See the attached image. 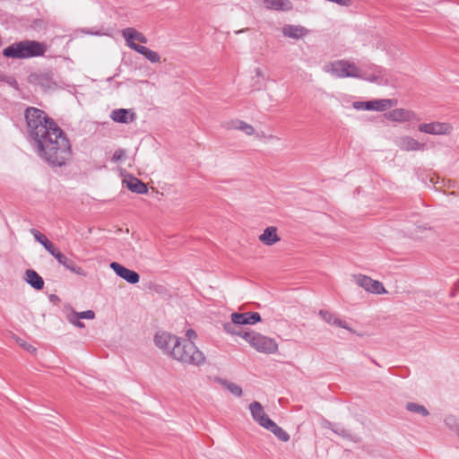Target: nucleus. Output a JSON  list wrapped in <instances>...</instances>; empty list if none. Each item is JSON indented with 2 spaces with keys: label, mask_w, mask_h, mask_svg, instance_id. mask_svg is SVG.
Returning <instances> with one entry per match:
<instances>
[{
  "label": "nucleus",
  "mask_w": 459,
  "mask_h": 459,
  "mask_svg": "<svg viewBox=\"0 0 459 459\" xmlns=\"http://www.w3.org/2000/svg\"><path fill=\"white\" fill-rule=\"evenodd\" d=\"M25 119L40 157L50 165H65L71 158V146L61 128L37 108H28Z\"/></svg>",
  "instance_id": "nucleus-1"
},
{
  "label": "nucleus",
  "mask_w": 459,
  "mask_h": 459,
  "mask_svg": "<svg viewBox=\"0 0 459 459\" xmlns=\"http://www.w3.org/2000/svg\"><path fill=\"white\" fill-rule=\"evenodd\" d=\"M47 51L46 44L35 40H22L13 43L3 50V55L10 58L27 59L42 56Z\"/></svg>",
  "instance_id": "nucleus-2"
},
{
  "label": "nucleus",
  "mask_w": 459,
  "mask_h": 459,
  "mask_svg": "<svg viewBox=\"0 0 459 459\" xmlns=\"http://www.w3.org/2000/svg\"><path fill=\"white\" fill-rule=\"evenodd\" d=\"M172 359L186 365L201 366L205 362V356L192 342L181 339L178 348L172 352Z\"/></svg>",
  "instance_id": "nucleus-3"
},
{
  "label": "nucleus",
  "mask_w": 459,
  "mask_h": 459,
  "mask_svg": "<svg viewBox=\"0 0 459 459\" xmlns=\"http://www.w3.org/2000/svg\"><path fill=\"white\" fill-rule=\"evenodd\" d=\"M242 338L256 351L264 354H274L278 351L277 342L271 337L256 332H245Z\"/></svg>",
  "instance_id": "nucleus-4"
},
{
  "label": "nucleus",
  "mask_w": 459,
  "mask_h": 459,
  "mask_svg": "<svg viewBox=\"0 0 459 459\" xmlns=\"http://www.w3.org/2000/svg\"><path fill=\"white\" fill-rule=\"evenodd\" d=\"M323 69L325 73L336 78L351 77L359 79L361 76V69L354 63L344 59L330 62Z\"/></svg>",
  "instance_id": "nucleus-5"
},
{
  "label": "nucleus",
  "mask_w": 459,
  "mask_h": 459,
  "mask_svg": "<svg viewBox=\"0 0 459 459\" xmlns=\"http://www.w3.org/2000/svg\"><path fill=\"white\" fill-rule=\"evenodd\" d=\"M181 338L170 333L161 331L154 336L155 345L172 359V352L178 348Z\"/></svg>",
  "instance_id": "nucleus-6"
},
{
  "label": "nucleus",
  "mask_w": 459,
  "mask_h": 459,
  "mask_svg": "<svg viewBox=\"0 0 459 459\" xmlns=\"http://www.w3.org/2000/svg\"><path fill=\"white\" fill-rule=\"evenodd\" d=\"M351 278L353 281L360 288L365 290L366 291L372 294H385L387 290L379 281L373 280L368 275H364L361 273L352 274Z\"/></svg>",
  "instance_id": "nucleus-7"
},
{
  "label": "nucleus",
  "mask_w": 459,
  "mask_h": 459,
  "mask_svg": "<svg viewBox=\"0 0 459 459\" xmlns=\"http://www.w3.org/2000/svg\"><path fill=\"white\" fill-rule=\"evenodd\" d=\"M397 105V100L393 99L374 100L364 102H355L356 109L384 111Z\"/></svg>",
  "instance_id": "nucleus-8"
},
{
  "label": "nucleus",
  "mask_w": 459,
  "mask_h": 459,
  "mask_svg": "<svg viewBox=\"0 0 459 459\" xmlns=\"http://www.w3.org/2000/svg\"><path fill=\"white\" fill-rule=\"evenodd\" d=\"M418 129L421 133L433 135H447L453 131V126L445 122H430L419 125Z\"/></svg>",
  "instance_id": "nucleus-9"
},
{
  "label": "nucleus",
  "mask_w": 459,
  "mask_h": 459,
  "mask_svg": "<svg viewBox=\"0 0 459 459\" xmlns=\"http://www.w3.org/2000/svg\"><path fill=\"white\" fill-rule=\"evenodd\" d=\"M252 419L262 428L266 429L273 421L264 411L263 405L259 402H252L248 406Z\"/></svg>",
  "instance_id": "nucleus-10"
},
{
  "label": "nucleus",
  "mask_w": 459,
  "mask_h": 459,
  "mask_svg": "<svg viewBox=\"0 0 459 459\" xmlns=\"http://www.w3.org/2000/svg\"><path fill=\"white\" fill-rule=\"evenodd\" d=\"M121 33L125 39L126 46L134 51L135 47H142V45L136 44L135 41H139L143 44H146L148 42L147 38L134 28H126Z\"/></svg>",
  "instance_id": "nucleus-11"
},
{
  "label": "nucleus",
  "mask_w": 459,
  "mask_h": 459,
  "mask_svg": "<svg viewBox=\"0 0 459 459\" xmlns=\"http://www.w3.org/2000/svg\"><path fill=\"white\" fill-rule=\"evenodd\" d=\"M395 145L403 152H418L424 150L425 144L409 135H403L395 139Z\"/></svg>",
  "instance_id": "nucleus-12"
},
{
  "label": "nucleus",
  "mask_w": 459,
  "mask_h": 459,
  "mask_svg": "<svg viewBox=\"0 0 459 459\" xmlns=\"http://www.w3.org/2000/svg\"><path fill=\"white\" fill-rule=\"evenodd\" d=\"M110 268L117 275L131 284H135L140 281V275L136 272L123 266L119 263L112 262Z\"/></svg>",
  "instance_id": "nucleus-13"
},
{
  "label": "nucleus",
  "mask_w": 459,
  "mask_h": 459,
  "mask_svg": "<svg viewBox=\"0 0 459 459\" xmlns=\"http://www.w3.org/2000/svg\"><path fill=\"white\" fill-rule=\"evenodd\" d=\"M385 116L388 120L399 123L409 122L417 119V116L414 111L405 108L393 109L387 112Z\"/></svg>",
  "instance_id": "nucleus-14"
},
{
  "label": "nucleus",
  "mask_w": 459,
  "mask_h": 459,
  "mask_svg": "<svg viewBox=\"0 0 459 459\" xmlns=\"http://www.w3.org/2000/svg\"><path fill=\"white\" fill-rule=\"evenodd\" d=\"M257 4L267 10L277 12H288L293 7L290 0H254Z\"/></svg>",
  "instance_id": "nucleus-15"
},
{
  "label": "nucleus",
  "mask_w": 459,
  "mask_h": 459,
  "mask_svg": "<svg viewBox=\"0 0 459 459\" xmlns=\"http://www.w3.org/2000/svg\"><path fill=\"white\" fill-rule=\"evenodd\" d=\"M110 118L116 123L130 124L136 119V114L131 108H117L111 111Z\"/></svg>",
  "instance_id": "nucleus-16"
},
{
  "label": "nucleus",
  "mask_w": 459,
  "mask_h": 459,
  "mask_svg": "<svg viewBox=\"0 0 459 459\" xmlns=\"http://www.w3.org/2000/svg\"><path fill=\"white\" fill-rule=\"evenodd\" d=\"M359 79L368 81L370 82H374L379 85H386L388 83V80L385 76V72L377 66L372 68L371 73L363 72L361 70V76Z\"/></svg>",
  "instance_id": "nucleus-17"
},
{
  "label": "nucleus",
  "mask_w": 459,
  "mask_h": 459,
  "mask_svg": "<svg viewBox=\"0 0 459 459\" xmlns=\"http://www.w3.org/2000/svg\"><path fill=\"white\" fill-rule=\"evenodd\" d=\"M230 317L235 325H255L261 321L260 314L257 312L232 313Z\"/></svg>",
  "instance_id": "nucleus-18"
},
{
  "label": "nucleus",
  "mask_w": 459,
  "mask_h": 459,
  "mask_svg": "<svg viewBox=\"0 0 459 459\" xmlns=\"http://www.w3.org/2000/svg\"><path fill=\"white\" fill-rule=\"evenodd\" d=\"M259 241L267 247H272L281 240L278 229L274 226L267 227L258 237Z\"/></svg>",
  "instance_id": "nucleus-19"
},
{
  "label": "nucleus",
  "mask_w": 459,
  "mask_h": 459,
  "mask_svg": "<svg viewBox=\"0 0 459 459\" xmlns=\"http://www.w3.org/2000/svg\"><path fill=\"white\" fill-rule=\"evenodd\" d=\"M318 315L321 316L323 320H325L327 324L335 325L341 328L347 329L350 332H353L351 328L349 327L346 322L342 321L333 313H331L327 310H320Z\"/></svg>",
  "instance_id": "nucleus-20"
},
{
  "label": "nucleus",
  "mask_w": 459,
  "mask_h": 459,
  "mask_svg": "<svg viewBox=\"0 0 459 459\" xmlns=\"http://www.w3.org/2000/svg\"><path fill=\"white\" fill-rule=\"evenodd\" d=\"M282 34L285 37L299 39L306 36L308 30L300 25L287 24L282 27Z\"/></svg>",
  "instance_id": "nucleus-21"
},
{
  "label": "nucleus",
  "mask_w": 459,
  "mask_h": 459,
  "mask_svg": "<svg viewBox=\"0 0 459 459\" xmlns=\"http://www.w3.org/2000/svg\"><path fill=\"white\" fill-rule=\"evenodd\" d=\"M123 183L126 184V187L132 192L137 194H145L148 192L146 185L134 177L128 175L123 179Z\"/></svg>",
  "instance_id": "nucleus-22"
},
{
  "label": "nucleus",
  "mask_w": 459,
  "mask_h": 459,
  "mask_svg": "<svg viewBox=\"0 0 459 459\" xmlns=\"http://www.w3.org/2000/svg\"><path fill=\"white\" fill-rule=\"evenodd\" d=\"M24 280L37 290H40L44 287V281L42 277L32 269L26 270Z\"/></svg>",
  "instance_id": "nucleus-23"
},
{
  "label": "nucleus",
  "mask_w": 459,
  "mask_h": 459,
  "mask_svg": "<svg viewBox=\"0 0 459 459\" xmlns=\"http://www.w3.org/2000/svg\"><path fill=\"white\" fill-rule=\"evenodd\" d=\"M56 259L58 261L59 264H61L63 266H65L69 271L78 274V275H85L84 270L76 265L74 262H73L71 259L66 257L63 253L57 254Z\"/></svg>",
  "instance_id": "nucleus-24"
},
{
  "label": "nucleus",
  "mask_w": 459,
  "mask_h": 459,
  "mask_svg": "<svg viewBox=\"0 0 459 459\" xmlns=\"http://www.w3.org/2000/svg\"><path fill=\"white\" fill-rule=\"evenodd\" d=\"M228 128L239 130L248 136L255 134V130L252 125L238 119L231 121Z\"/></svg>",
  "instance_id": "nucleus-25"
},
{
  "label": "nucleus",
  "mask_w": 459,
  "mask_h": 459,
  "mask_svg": "<svg viewBox=\"0 0 459 459\" xmlns=\"http://www.w3.org/2000/svg\"><path fill=\"white\" fill-rule=\"evenodd\" d=\"M216 381L233 395L237 397H240L242 395V388L238 385L223 378H217Z\"/></svg>",
  "instance_id": "nucleus-26"
},
{
  "label": "nucleus",
  "mask_w": 459,
  "mask_h": 459,
  "mask_svg": "<svg viewBox=\"0 0 459 459\" xmlns=\"http://www.w3.org/2000/svg\"><path fill=\"white\" fill-rule=\"evenodd\" d=\"M135 51L143 55L151 63H159L160 61V56L158 52L152 50L144 46L135 47Z\"/></svg>",
  "instance_id": "nucleus-27"
},
{
  "label": "nucleus",
  "mask_w": 459,
  "mask_h": 459,
  "mask_svg": "<svg viewBox=\"0 0 459 459\" xmlns=\"http://www.w3.org/2000/svg\"><path fill=\"white\" fill-rule=\"evenodd\" d=\"M265 429L273 433L281 441L287 442L290 440V435L273 420L268 425V427H266Z\"/></svg>",
  "instance_id": "nucleus-28"
},
{
  "label": "nucleus",
  "mask_w": 459,
  "mask_h": 459,
  "mask_svg": "<svg viewBox=\"0 0 459 459\" xmlns=\"http://www.w3.org/2000/svg\"><path fill=\"white\" fill-rule=\"evenodd\" d=\"M406 409L411 412L417 413L422 416L429 415V411L427 410V408L416 403H408L406 404Z\"/></svg>",
  "instance_id": "nucleus-29"
},
{
  "label": "nucleus",
  "mask_w": 459,
  "mask_h": 459,
  "mask_svg": "<svg viewBox=\"0 0 459 459\" xmlns=\"http://www.w3.org/2000/svg\"><path fill=\"white\" fill-rule=\"evenodd\" d=\"M66 319L70 324L78 328L82 329L85 327V325L81 321V317L78 316V312L74 310L70 311L66 314Z\"/></svg>",
  "instance_id": "nucleus-30"
},
{
  "label": "nucleus",
  "mask_w": 459,
  "mask_h": 459,
  "mask_svg": "<svg viewBox=\"0 0 459 459\" xmlns=\"http://www.w3.org/2000/svg\"><path fill=\"white\" fill-rule=\"evenodd\" d=\"M235 324L232 323V321L230 323H225L223 325V329L226 333H230V334H232V335H238L240 337H242V334L244 332H238L236 329H235V326H234Z\"/></svg>",
  "instance_id": "nucleus-31"
},
{
  "label": "nucleus",
  "mask_w": 459,
  "mask_h": 459,
  "mask_svg": "<svg viewBox=\"0 0 459 459\" xmlns=\"http://www.w3.org/2000/svg\"><path fill=\"white\" fill-rule=\"evenodd\" d=\"M15 341L17 342V344L22 347V349H24L25 351L30 352V353H34L36 351V348L33 347L32 345H30V343H28L27 342H25L24 340L19 338V337H15Z\"/></svg>",
  "instance_id": "nucleus-32"
},
{
  "label": "nucleus",
  "mask_w": 459,
  "mask_h": 459,
  "mask_svg": "<svg viewBox=\"0 0 459 459\" xmlns=\"http://www.w3.org/2000/svg\"><path fill=\"white\" fill-rule=\"evenodd\" d=\"M31 234L33 235L34 238L39 242L43 247L49 241L45 235L40 233L37 230H31Z\"/></svg>",
  "instance_id": "nucleus-33"
},
{
  "label": "nucleus",
  "mask_w": 459,
  "mask_h": 459,
  "mask_svg": "<svg viewBox=\"0 0 459 459\" xmlns=\"http://www.w3.org/2000/svg\"><path fill=\"white\" fill-rule=\"evenodd\" d=\"M126 157V152L122 149H117L115 151L111 160L113 162H118L121 161Z\"/></svg>",
  "instance_id": "nucleus-34"
},
{
  "label": "nucleus",
  "mask_w": 459,
  "mask_h": 459,
  "mask_svg": "<svg viewBox=\"0 0 459 459\" xmlns=\"http://www.w3.org/2000/svg\"><path fill=\"white\" fill-rule=\"evenodd\" d=\"M55 258L56 257L57 254H60L61 252L57 247L54 246L50 241H48L45 247H44Z\"/></svg>",
  "instance_id": "nucleus-35"
},
{
  "label": "nucleus",
  "mask_w": 459,
  "mask_h": 459,
  "mask_svg": "<svg viewBox=\"0 0 459 459\" xmlns=\"http://www.w3.org/2000/svg\"><path fill=\"white\" fill-rule=\"evenodd\" d=\"M78 316H79V317H81V319L92 320L95 318V313L93 310H86V311H82V312H78Z\"/></svg>",
  "instance_id": "nucleus-36"
},
{
  "label": "nucleus",
  "mask_w": 459,
  "mask_h": 459,
  "mask_svg": "<svg viewBox=\"0 0 459 459\" xmlns=\"http://www.w3.org/2000/svg\"><path fill=\"white\" fill-rule=\"evenodd\" d=\"M186 336L187 338V340H185L186 342H194V341L197 338V333H195V330L188 329L186 332Z\"/></svg>",
  "instance_id": "nucleus-37"
},
{
  "label": "nucleus",
  "mask_w": 459,
  "mask_h": 459,
  "mask_svg": "<svg viewBox=\"0 0 459 459\" xmlns=\"http://www.w3.org/2000/svg\"><path fill=\"white\" fill-rule=\"evenodd\" d=\"M0 80L8 83L11 86L16 87L17 82L13 77L11 76H1Z\"/></svg>",
  "instance_id": "nucleus-38"
},
{
  "label": "nucleus",
  "mask_w": 459,
  "mask_h": 459,
  "mask_svg": "<svg viewBox=\"0 0 459 459\" xmlns=\"http://www.w3.org/2000/svg\"><path fill=\"white\" fill-rule=\"evenodd\" d=\"M255 77L258 80H264V71L262 67H255L254 69Z\"/></svg>",
  "instance_id": "nucleus-39"
},
{
  "label": "nucleus",
  "mask_w": 459,
  "mask_h": 459,
  "mask_svg": "<svg viewBox=\"0 0 459 459\" xmlns=\"http://www.w3.org/2000/svg\"><path fill=\"white\" fill-rule=\"evenodd\" d=\"M255 136L256 138H258V139L267 138V139L271 140V139H273V138H274V136H273V135H268V136H266V135H265V134H264V132H256V131H255Z\"/></svg>",
  "instance_id": "nucleus-40"
},
{
  "label": "nucleus",
  "mask_w": 459,
  "mask_h": 459,
  "mask_svg": "<svg viewBox=\"0 0 459 459\" xmlns=\"http://www.w3.org/2000/svg\"><path fill=\"white\" fill-rule=\"evenodd\" d=\"M454 420V418L453 417H447L446 420H445V422L446 425H448L449 427H451V421Z\"/></svg>",
  "instance_id": "nucleus-41"
},
{
  "label": "nucleus",
  "mask_w": 459,
  "mask_h": 459,
  "mask_svg": "<svg viewBox=\"0 0 459 459\" xmlns=\"http://www.w3.org/2000/svg\"><path fill=\"white\" fill-rule=\"evenodd\" d=\"M417 228H418L419 230H429V229H430V228H429V227H428L427 225H424V226H422V227H421V226H419V227H417Z\"/></svg>",
  "instance_id": "nucleus-42"
},
{
  "label": "nucleus",
  "mask_w": 459,
  "mask_h": 459,
  "mask_svg": "<svg viewBox=\"0 0 459 459\" xmlns=\"http://www.w3.org/2000/svg\"><path fill=\"white\" fill-rule=\"evenodd\" d=\"M411 235H412V237H414V238H419V237H420V236H419V234H418V230H417V231H415V232H413Z\"/></svg>",
  "instance_id": "nucleus-43"
},
{
  "label": "nucleus",
  "mask_w": 459,
  "mask_h": 459,
  "mask_svg": "<svg viewBox=\"0 0 459 459\" xmlns=\"http://www.w3.org/2000/svg\"><path fill=\"white\" fill-rule=\"evenodd\" d=\"M457 433H458V435H459V429H457Z\"/></svg>",
  "instance_id": "nucleus-44"
}]
</instances>
